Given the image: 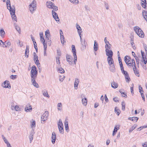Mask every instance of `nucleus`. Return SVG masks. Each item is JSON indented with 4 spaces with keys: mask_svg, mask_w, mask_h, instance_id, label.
Returning a JSON list of instances; mask_svg holds the SVG:
<instances>
[{
    "mask_svg": "<svg viewBox=\"0 0 147 147\" xmlns=\"http://www.w3.org/2000/svg\"><path fill=\"white\" fill-rule=\"evenodd\" d=\"M47 43L49 46H50L51 45L52 41L51 38L47 39Z\"/></svg>",
    "mask_w": 147,
    "mask_h": 147,
    "instance_id": "42",
    "label": "nucleus"
},
{
    "mask_svg": "<svg viewBox=\"0 0 147 147\" xmlns=\"http://www.w3.org/2000/svg\"><path fill=\"white\" fill-rule=\"evenodd\" d=\"M146 126H145V125H144V126H141L140 127H139L138 128H137V131H140L143 128H146Z\"/></svg>",
    "mask_w": 147,
    "mask_h": 147,
    "instance_id": "44",
    "label": "nucleus"
},
{
    "mask_svg": "<svg viewBox=\"0 0 147 147\" xmlns=\"http://www.w3.org/2000/svg\"><path fill=\"white\" fill-rule=\"evenodd\" d=\"M73 56L74 57V63L75 64H76V62L77 61V55H75V56Z\"/></svg>",
    "mask_w": 147,
    "mask_h": 147,
    "instance_id": "61",
    "label": "nucleus"
},
{
    "mask_svg": "<svg viewBox=\"0 0 147 147\" xmlns=\"http://www.w3.org/2000/svg\"><path fill=\"white\" fill-rule=\"evenodd\" d=\"M111 87L113 88H116L118 87V84L117 83L115 82L114 81L111 83Z\"/></svg>",
    "mask_w": 147,
    "mask_h": 147,
    "instance_id": "25",
    "label": "nucleus"
},
{
    "mask_svg": "<svg viewBox=\"0 0 147 147\" xmlns=\"http://www.w3.org/2000/svg\"><path fill=\"white\" fill-rule=\"evenodd\" d=\"M141 5L144 8H145L146 7V3L141 2Z\"/></svg>",
    "mask_w": 147,
    "mask_h": 147,
    "instance_id": "62",
    "label": "nucleus"
},
{
    "mask_svg": "<svg viewBox=\"0 0 147 147\" xmlns=\"http://www.w3.org/2000/svg\"><path fill=\"white\" fill-rule=\"evenodd\" d=\"M124 59V61L127 65L129 66H132L131 63V62L129 63L130 60H131V58L130 56L127 55L125 57Z\"/></svg>",
    "mask_w": 147,
    "mask_h": 147,
    "instance_id": "5",
    "label": "nucleus"
},
{
    "mask_svg": "<svg viewBox=\"0 0 147 147\" xmlns=\"http://www.w3.org/2000/svg\"><path fill=\"white\" fill-rule=\"evenodd\" d=\"M54 10L55 11L52 10V11L53 17L56 21H59V19L58 16V15L57 13L55 12V11H56L58 10Z\"/></svg>",
    "mask_w": 147,
    "mask_h": 147,
    "instance_id": "9",
    "label": "nucleus"
},
{
    "mask_svg": "<svg viewBox=\"0 0 147 147\" xmlns=\"http://www.w3.org/2000/svg\"><path fill=\"white\" fill-rule=\"evenodd\" d=\"M33 56H34V61L36 59H38V57L36 53L35 52H34L33 53Z\"/></svg>",
    "mask_w": 147,
    "mask_h": 147,
    "instance_id": "43",
    "label": "nucleus"
},
{
    "mask_svg": "<svg viewBox=\"0 0 147 147\" xmlns=\"http://www.w3.org/2000/svg\"><path fill=\"white\" fill-rule=\"evenodd\" d=\"M66 59L67 61L69 63L70 65H72L73 61H72L73 58L71 56L67 54L66 55Z\"/></svg>",
    "mask_w": 147,
    "mask_h": 147,
    "instance_id": "10",
    "label": "nucleus"
},
{
    "mask_svg": "<svg viewBox=\"0 0 147 147\" xmlns=\"http://www.w3.org/2000/svg\"><path fill=\"white\" fill-rule=\"evenodd\" d=\"M10 77L11 79L14 80L17 78V76L16 75H12L10 76Z\"/></svg>",
    "mask_w": 147,
    "mask_h": 147,
    "instance_id": "56",
    "label": "nucleus"
},
{
    "mask_svg": "<svg viewBox=\"0 0 147 147\" xmlns=\"http://www.w3.org/2000/svg\"><path fill=\"white\" fill-rule=\"evenodd\" d=\"M58 126L60 133L63 134L64 133L63 126L61 119H59L58 123Z\"/></svg>",
    "mask_w": 147,
    "mask_h": 147,
    "instance_id": "3",
    "label": "nucleus"
},
{
    "mask_svg": "<svg viewBox=\"0 0 147 147\" xmlns=\"http://www.w3.org/2000/svg\"><path fill=\"white\" fill-rule=\"evenodd\" d=\"M29 46L28 45H27L26 46V48L25 53V56H26L27 58H28L29 57Z\"/></svg>",
    "mask_w": 147,
    "mask_h": 147,
    "instance_id": "17",
    "label": "nucleus"
},
{
    "mask_svg": "<svg viewBox=\"0 0 147 147\" xmlns=\"http://www.w3.org/2000/svg\"><path fill=\"white\" fill-rule=\"evenodd\" d=\"M57 55L59 56V57H60L61 55V51L60 49L59 48L57 50Z\"/></svg>",
    "mask_w": 147,
    "mask_h": 147,
    "instance_id": "45",
    "label": "nucleus"
},
{
    "mask_svg": "<svg viewBox=\"0 0 147 147\" xmlns=\"http://www.w3.org/2000/svg\"><path fill=\"white\" fill-rule=\"evenodd\" d=\"M109 65L110 66L109 69L110 71L113 72H115V68L114 64Z\"/></svg>",
    "mask_w": 147,
    "mask_h": 147,
    "instance_id": "20",
    "label": "nucleus"
},
{
    "mask_svg": "<svg viewBox=\"0 0 147 147\" xmlns=\"http://www.w3.org/2000/svg\"><path fill=\"white\" fill-rule=\"evenodd\" d=\"M31 127L32 128H33V127H35L36 126V122L35 121L33 120L32 123H31Z\"/></svg>",
    "mask_w": 147,
    "mask_h": 147,
    "instance_id": "51",
    "label": "nucleus"
},
{
    "mask_svg": "<svg viewBox=\"0 0 147 147\" xmlns=\"http://www.w3.org/2000/svg\"><path fill=\"white\" fill-rule=\"evenodd\" d=\"M123 90H119V92L121 94H123V95H125V96H122L123 97H124L125 98H126L127 96V94H126L125 92H123Z\"/></svg>",
    "mask_w": 147,
    "mask_h": 147,
    "instance_id": "40",
    "label": "nucleus"
},
{
    "mask_svg": "<svg viewBox=\"0 0 147 147\" xmlns=\"http://www.w3.org/2000/svg\"><path fill=\"white\" fill-rule=\"evenodd\" d=\"M98 44L96 40L94 41V49L95 51H97L98 49Z\"/></svg>",
    "mask_w": 147,
    "mask_h": 147,
    "instance_id": "22",
    "label": "nucleus"
},
{
    "mask_svg": "<svg viewBox=\"0 0 147 147\" xmlns=\"http://www.w3.org/2000/svg\"><path fill=\"white\" fill-rule=\"evenodd\" d=\"M37 77H34V78H31V82L33 86L36 88H38L39 86L35 81V79Z\"/></svg>",
    "mask_w": 147,
    "mask_h": 147,
    "instance_id": "11",
    "label": "nucleus"
},
{
    "mask_svg": "<svg viewBox=\"0 0 147 147\" xmlns=\"http://www.w3.org/2000/svg\"><path fill=\"white\" fill-rule=\"evenodd\" d=\"M136 57H135V59L136 61L137 66H138V67H139V59L137 56H136Z\"/></svg>",
    "mask_w": 147,
    "mask_h": 147,
    "instance_id": "55",
    "label": "nucleus"
},
{
    "mask_svg": "<svg viewBox=\"0 0 147 147\" xmlns=\"http://www.w3.org/2000/svg\"><path fill=\"white\" fill-rule=\"evenodd\" d=\"M43 94L44 96L48 98H49L50 97L49 96V95L47 91L44 92L43 93Z\"/></svg>",
    "mask_w": 147,
    "mask_h": 147,
    "instance_id": "46",
    "label": "nucleus"
},
{
    "mask_svg": "<svg viewBox=\"0 0 147 147\" xmlns=\"http://www.w3.org/2000/svg\"><path fill=\"white\" fill-rule=\"evenodd\" d=\"M36 2L34 0L29 5L30 8H33V9H34V8L36 7L35 5H36Z\"/></svg>",
    "mask_w": 147,
    "mask_h": 147,
    "instance_id": "24",
    "label": "nucleus"
},
{
    "mask_svg": "<svg viewBox=\"0 0 147 147\" xmlns=\"http://www.w3.org/2000/svg\"><path fill=\"white\" fill-rule=\"evenodd\" d=\"M79 82V79L77 78H76L75 79V81L74 84V87L75 89H77Z\"/></svg>",
    "mask_w": 147,
    "mask_h": 147,
    "instance_id": "16",
    "label": "nucleus"
},
{
    "mask_svg": "<svg viewBox=\"0 0 147 147\" xmlns=\"http://www.w3.org/2000/svg\"><path fill=\"white\" fill-rule=\"evenodd\" d=\"M121 105L122 106V109L123 111H124L125 110V104L124 101H123L122 102Z\"/></svg>",
    "mask_w": 147,
    "mask_h": 147,
    "instance_id": "47",
    "label": "nucleus"
},
{
    "mask_svg": "<svg viewBox=\"0 0 147 147\" xmlns=\"http://www.w3.org/2000/svg\"><path fill=\"white\" fill-rule=\"evenodd\" d=\"M139 91L140 93L141 92H144L142 87H141L140 85L139 86Z\"/></svg>",
    "mask_w": 147,
    "mask_h": 147,
    "instance_id": "63",
    "label": "nucleus"
},
{
    "mask_svg": "<svg viewBox=\"0 0 147 147\" xmlns=\"http://www.w3.org/2000/svg\"><path fill=\"white\" fill-rule=\"evenodd\" d=\"M7 7V9H9H9H15V8H14V9L13 8H12L11 7V6L10 4V0H7V1L6 3Z\"/></svg>",
    "mask_w": 147,
    "mask_h": 147,
    "instance_id": "23",
    "label": "nucleus"
},
{
    "mask_svg": "<svg viewBox=\"0 0 147 147\" xmlns=\"http://www.w3.org/2000/svg\"><path fill=\"white\" fill-rule=\"evenodd\" d=\"M0 36L2 38H4L5 35V32L3 29H1L0 30Z\"/></svg>",
    "mask_w": 147,
    "mask_h": 147,
    "instance_id": "30",
    "label": "nucleus"
},
{
    "mask_svg": "<svg viewBox=\"0 0 147 147\" xmlns=\"http://www.w3.org/2000/svg\"><path fill=\"white\" fill-rule=\"evenodd\" d=\"M47 7L49 8L52 9H58L57 7L55 6L54 4L51 2H48L47 4Z\"/></svg>",
    "mask_w": 147,
    "mask_h": 147,
    "instance_id": "6",
    "label": "nucleus"
},
{
    "mask_svg": "<svg viewBox=\"0 0 147 147\" xmlns=\"http://www.w3.org/2000/svg\"><path fill=\"white\" fill-rule=\"evenodd\" d=\"M14 109L16 111H21V109L17 105H16L14 107Z\"/></svg>",
    "mask_w": 147,
    "mask_h": 147,
    "instance_id": "48",
    "label": "nucleus"
},
{
    "mask_svg": "<svg viewBox=\"0 0 147 147\" xmlns=\"http://www.w3.org/2000/svg\"><path fill=\"white\" fill-rule=\"evenodd\" d=\"M64 125L65 126V129L67 131L68 130H69V126H68V122L67 121L65 120L64 122Z\"/></svg>",
    "mask_w": 147,
    "mask_h": 147,
    "instance_id": "35",
    "label": "nucleus"
},
{
    "mask_svg": "<svg viewBox=\"0 0 147 147\" xmlns=\"http://www.w3.org/2000/svg\"><path fill=\"white\" fill-rule=\"evenodd\" d=\"M132 67L134 66L135 68L136 67V64L135 63V61L134 59H133L132 60Z\"/></svg>",
    "mask_w": 147,
    "mask_h": 147,
    "instance_id": "53",
    "label": "nucleus"
},
{
    "mask_svg": "<svg viewBox=\"0 0 147 147\" xmlns=\"http://www.w3.org/2000/svg\"><path fill=\"white\" fill-rule=\"evenodd\" d=\"M32 110V108L31 105L29 106V107H26L25 108V110L26 112H30Z\"/></svg>",
    "mask_w": 147,
    "mask_h": 147,
    "instance_id": "29",
    "label": "nucleus"
},
{
    "mask_svg": "<svg viewBox=\"0 0 147 147\" xmlns=\"http://www.w3.org/2000/svg\"><path fill=\"white\" fill-rule=\"evenodd\" d=\"M143 46L144 48L145 49L146 52V54L147 55V46L146 44H144Z\"/></svg>",
    "mask_w": 147,
    "mask_h": 147,
    "instance_id": "60",
    "label": "nucleus"
},
{
    "mask_svg": "<svg viewBox=\"0 0 147 147\" xmlns=\"http://www.w3.org/2000/svg\"><path fill=\"white\" fill-rule=\"evenodd\" d=\"M122 73V74L124 75V76H126V75H127L128 74L127 72L126 71H125L124 69H123L122 70H121Z\"/></svg>",
    "mask_w": 147,
    "mask_h": 147,
    "instance_id": "52",
    "label": "nucleus"
},
{
    "mask_svg": "<svg viewBox=\"0 0 147 147\" xmlns=\"http://www.w3.org/2000/svg\"><path fill=\"white\" fill-rule=\"evenodd\" d=\"M51 138L52 139V142L53 144H54L56 139V134L54 132L52 133Z\"/></svg>",
    "mask_w": 147,
    "mask_h": 147,
    "instance_id": "15",
    "label": "nucleus"
},
{
    "mask_svg": "<svg viewBox=\"0 0 147 147\" xmlns=\"http://www.w3.org/2000/svg\"><path fill=\"white\" fill-rule=\"evenodd\" d=\"M107 61L109 65H111L114 64L113 59V57H111V56L108 57H107Z\"/></svg>",
    "mask_w": 147,
    "mask_h": 147,
    "instance_id": "12",
    "label": "nucleus"
},
{
    "mask_svg": "<svg viewBox=\"0 0 147 147\" xmlns=\"http://www.w3.org/2000/svg\"><path fill=\"white\" fill-rule=\"evenodd\" d=\"M134 30L137 34L140 37L143 38L144 37V34L143 32L138 26H135L134 27Z\"/></svg>",
    "mask_w": 147,
    "mask_h": 147,
    "instance_id": "1",
    "label": "nucleus"
},
{
    "mask_svg": "<svg viewBox=\"0 0 147 147\" xmlns=\"http://www.w3.org/2000/svg\"><path fill=\"white\" fill-rule=\"evenodd\" d=\"M44 46V50H47V43H45V40H43V41L42 42Z\"/></svg>",
    "mask_w": 147,
    "mask_h": 147,
    "instance_id": "41",
    "label": "nucleus"
},
{
    "mask_svg": "<svg viewBox=\"0 0 147 147\" xmlns=\"http://www.w3.org/2000/svg\"><path fill=\"white\" fill-rule=\"evenodd\" d=\"M71 2L74 4H78L79 1L78 0H69Z\"/></svg>",
    "mask_w": 147,
    "mask_h": 147,
    "instance_id": "39",
    "label": "nucleus"
},
{
    "mask_svg": "<svg viewBox=\"0 0 147 147\" xmlns=\"http://www.w3.org/2000/svg\"><path fill=\"white\" fill-rule=\"evenodd\" d=\"M2 86L4 88L10 89L11 88V84L7 80L5 81L2 85Z\"/></svg>",
    "mask_w": 147,
    "mask_h": 147,
    "instance_id": "8",
    "label": "nucleus"
},
{
    "mask_svg": "<svg viewBox=\"0 0 147 147\" xmlns=\"http://www.w3.org/2000/svg\"><path fill=\"white\" fill-rule=\"evenodd\" d=\"M120 126L119 125H118V127L117 125H116L115 126L114 130L113 131V133L112 134L113 136H114L116 134V133L117 132L118 130L119 129V127Z\"/></svg>",
    "mask_w": 147,
    "mask_h": 147,
    "instance_id": "18",
    "label": "nucleus"
},
{
    "mask_svg": "<svg viewBox=\"0 0 147 147\" xmlns=\"http://www.w3.org/2000/svg\"><path fill=\"white\" fill-rule=\"evenodd\" d=\"M7 46H10L11 45V43L9 41H6L4 42Z\"/></svg>",
    "mask_w": 147,
    "mask_h": 147,
    "instance_id": "59",
    "label": "nucleus"
},
{
    "mask_svg": "<svg viewBox=\"0 0 147 147\" xmlns=\"http://www.w3.org/2000/svg\"><path fill=\"white\" fill-rule=\"evenodd\" d=\"M137 126V124H134L133 126L131 127V128H130L129 130V133H130L133 130H134L136 128Z\"/></svg>",
    "mask_w": 147,
    "mask_h": 147,
    "instance_id": "36",
    "label": "nucleus"
},
{
    "mask_svg": "<svg viewBox=\"0 0 147 147\" xmlns=\"http://www.w3.org/2000/svg\"><path fill=\"white\" fill-rule=\"evenodd\" d=\"M61 43L62 44H63L64 42H65V41L64 40V36H63L62 37H61Z\"/></svg>",
    "mask_w": 147,
    "mask_h": 147,
    "instance_id": "50",
    "label": "nucleus"
},
{
    "mask_svg": "<svg viewBox=\"0 0 147 147\" xmlns=\"http://www.w3.org/2000/svg\"><path fill=\"white\" fill-rule=\"evenodd\" d=\"M142 144L143 147H147V142H145L144 143H142Z\"/></svg>",
    "mask_w": 147,
    "mask_h": 147,
    "instance_id": "64",
    "label": "nucleus"
},
{
    "mask_svg": "<svg viewBox=\"0 0 147 147\" xmlns=\"http://www.w3.org/2000/svg\"><path fill=\"white\" fill-rule=\"evenodd\" d=\"M35 63L38 66V65H40V63H39V60L38 59H36L34 61Z\"/></svg>",
    "mask_w": 147,
    "mask_h": 147,
    "instance_id": "58",
    "label": "nucleus"
},
{
    "mask_svg": "<svg viewBox=\"0 0 147 147\" xmlns=\"http://www.w3.org/2000/svg\"><path fill=\"white\" fill-rule=\"evenodd\" d=\"M128 119L132 121H135L136 122L138 121V120L139 119V118L135 117H129L128 118Z\"/></svg>",
    "mask_w": 147,
    "mask_h": 147,
    "instance_id": "27",
    "label": "nucleus"
},
{
    "mask_svg": "<svg viewBox=\"0 0 147 147\" xmlns=\"http://www.w3.org/2000/svg\"><path fill=\"white\" fill-rule=\"evenodd\" d=\"M62 106V104L61 103H59L57 104V109L58 110H61V108H59V107H61Z\"/></svg>",
    "mask_w": 147,
    "mask_h": 147,
    "instance_id": "54",
    "label": "nucleus"
},
{
    "mask_svg": "<svg viewBox=\"0 0 147 147\" xmlns=\"http://www.w3.org/2000/svg\"><path fill=\"white\" fill-rule=\"evenodd\" d=\"M105 52L106 53V55L108 57L110 56L111 55H112L111 56V57H113V52L112 50H109L106 49H105Z\"/></svg>",
    "mask_w": 147,
    "mask_h": 147,
    "instance_id": "13",
    "label": "nucleus"
},
{
    "mask_svg": "<svg viewBox=\"0 0 147 147\" xmlns=\"http://www.w3.org/2000/svg\"><path fill=\"white\" fill-rule=\"evenodd\" d=\"M58 68L57 71L59 73L62 74L65 72V71L63 68L60 67V66H58Z\"/></svg>",
    "mask_w": 147,
    "mask_h": 147,
    "instance_id": "31",
    "label": "nucleus"
},
{
    "mask_svg": "<svg viewBox=\"0 0 147 147\" xmlns=\"http://www.w3.org/2000/svg\"><path fill=\"white\" fill-rule=\"evenodd\" d=\"M133 69L134 71L135 74H136V76H137L138 77H139L140 76L139 72L138 70V71L136 70V67L135 68V67H133Z\"/></svg>",
    "mask_w": 147,
    "mask_h": 147,
    "instance_id": "32",
    "label": "nucleus"
},
{
    "mask_svg": "<svg viewBox=\"0 0 147 147\" xmlns=\"http://www.w3.org/2000/svg\"><path fill=\"white\" fill-rule=\"evenodd\" d=\"M76 27L77 29L78 32V33H82V30L81 27L77 24L76 25Z\"/></svg>",
    "mask_w": 147,
    "mask_h": 147,
    "instance_id": "33",
    "label": "nucleus"
},
{
    "mask_svg": "<svg viewBox=\"0 0 147 147\" xmlns=\"http://www.w3.org/2000/svg\"><path fill=\"white\" fill-rule=\"evenodd\" d=\"M38 74V70L35 65H33L32 67L31 71L30 76L31 78H34V77H37Z\"/></svg>",
    "mask_w": 147,
    "mask_h": 147,
    "instance_id": "2",
    "label": "nucleus"
},
{
    "mask_svg": "<svg viewBox=\"0 0 147 147\" xmlns=\"http://www.w3.org/2000/svg\"><path fill=\"white\" fill-rule=\"evenodd\" d=\"M82 104L85 106H86L87 105V100L86 98H82Z\"/></svg>",
    "mask_w": 147,
    "mask_h": 147,
    "instance_id": "34",
    "label": "nucleus"
},
{
    "mask_svg": "<svg viewBox=\"0 0 147 147\" xmlns=\"http://www.w3.org/2000/svg\"><path fill=\"white\" fill-rule=\"evenodd\" d=\"M82 45V47H81V49L82 51L84 50L86 48V45L87 44V42H86L85 40L84 39L82 42H81Z\"/></svg>",
    "mask_w": 147,
    "mask_h": 147,
    "instance_id": "14",
    "label": "nucleus"
},
{
    "mask_svg": "<svg viewBox=\"0 0 147 147\" xmlns=\"http://www.w3.org/2000/svg\"><path fill=\"white\" fill-rule=\"evenodd\" d=\"M115 112L118 116H119L120 113L121 111L119 109H118L117 107H115Z\"/></svg>",
    "mask_w": 147,
    "mask_h": 147,
    "instance_id": "28",
    "label": "nucleus"
},
{
    "mask_svg": "<svg viewBox=\"0 0 147 147\" xmlns=\"http://www.w3.org/2000/svg\"><path fill=\"white\" fill-rule=\"evenodd\" d=\"M56 61L57 64H60L61 63L60 60V57H57L56 58Z\"/></svg>",
    "mask_w": 147,
    "mask_h": 147,
    "instance_id": "57",
    "label": "nucleus"
},
{
    "mask_svg": "<svg viewBox=\"0 0 147 147\" xmlns=\"http://www.w3.org/2000/svg\"><path fill=\"white\" fill-rule=\"evenodd\" d=\"M72 52L73 54V56L76 55V52L75 45H72L71 46Z\"/></svg>",
    "mask_w": 147,
    "mask_h": 147,
    "instance_id": "21",
    "label": "nucleus"
},
{
    "mask_svg": "<svg viewBox=\"0 0 147 147\" xmlns=\"http://www.w3.org/2000/svg\"><path fill=\"white\" fill-rule=\"evenodd\" d=\"M45 34L46 36V39L51 38V35L49 30H47L45 32Z\"/></svg>",
    "mask_w": 147,
    "mask_h": 147,
    "instance_id": "26",
    "label": "nucleus"
},
{
    "mask_svg": "<svg viewBox=\"0 0 147 147\" xmlns=\"http://www.w3.org/2000/svg\"><path fill=\"white\" fill-rule=\"evenodd\" d=\"M40 40L41 42H42L43 40H45L43 38V33L42 32L40 33Z\"/></svg>",
    "mask_w": 147,
    "mask_h": 147,
    "instance_id": "38",
    "label": "nucleus"
},
{
    "mask_svg": "<svg viewBox=\"0 0 147 147\" xmlns=\"http://www.w3.org/2000/svg\"><path fill=\"white\" fill-rule=\"evenodd\" d=\"M14 25L15 28V29L17 30V31L20 34L21 32V31L20 28L15 23H14Z\"/></svg>",
    "mask_w": 147,
    "mask_h": 147,
    "instance_id": "19",
    "label": "nucleus"
},
{
    "mask_svg": "<svg viewBox=\"0 0 147 147\" xmlns=\"http://www.w3.org/2000/svg\"><path fill=\"white\" fill-rule=\"evenodd\" d=\"M48 116V112L47 111H45L41 117V122L42 123H43L42 121H45L47 119Z\"/></svg>",
    "mask_w": 147,
    "mask_h": 147,
    "instance_id": "4",
    "label": "nucleus"
},
{
    "mask_svg": "<svg viewBox=\"0 0 147 147\" xmlns=\"http://www.w3.org/2000/svg\"><path fill=\"white\" fill-rule=\"evenodd\" d=\"M142 58L144 64H146L147 63V59L146 56H145L144 57H142Z\"/></svg>",
    "mask_w": 147,
    "mask_h": 147,
    "instance_id": "49",
    "label": "nucleus"
},
{
    "mask_svg": "<svg viewBox=\"0 0 147 147\" xmlns=\"http://www.w3.org/2000/svg\"><path fill=\"white\" fill-rule=\"evenodd\" d=\"M125 80L127 82L129 83L131 80L129 76V74L125 76Z\"/></svg>",
    "mask_w": 147,
    "mask_h": 147,
    "instance_id": "37",
    "label": "nucleus"
},
{
    "mask_svg": "<svg viewBox=\"0 0 147 147\" xmlns=\"http://www.w3.org/2000/svg\"><path fill=\"white\" fill-rule=\"evenodd\" d=\"M10 12L12 18L13 20H14L17 22V19L16 15H15L16 10H9Z\"/></svg>",
    "mask_w": 147,
    "mask_h": 147,
    "instance_id": "7",
    "label": "nucleus"
}]
</instances>
